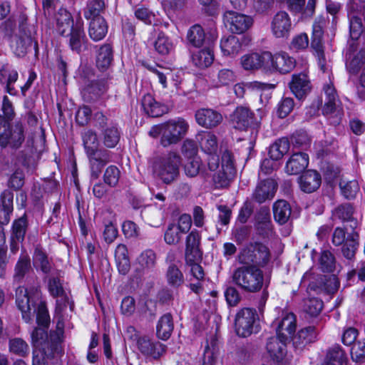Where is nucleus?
I'll return each instance as SVG.
<instances>
[{
    "mask_svg": "<svg viewBox=\"0 0 365 365\" xmlns=\"http://www.w3.org/2000/svg\"><path fill=\"white\" fill-rule=\"evenodd\" d=\"M188 123L182 118L170 120L153 126L148 134L153 138L160 135V144L164 148L179 143L186 135Z\"/></svg>",
    "mask_w": 365,
    "mask_h": 365,
    "instance_id": "obj_1",
    "label": "nucleus"
},
{
    "mask_svg": "<svg viewBox=\"0 0 365 365\" xmlns=\"http://www.w3.org/2000/svg\"><path fill=\"white\" fill-rule=\"evenodd\" d=\"M16 304L26 322H29L36 312V322L38 325L46 327L49 324V315L46 304L41 302L36 309L27 289L23 287H19L16 290Z\"/></svg>",
    "mask_w": 365,
    "mask_h": 365,
    "instance_id": "obj_2",
    "label": "nucleus"
},
{
    "mask_svg": "<svg viewBox=\"0 0 365 365\" xmlns=\"http://www.w3.org/2000/svg\"><path fill=\"white\" fill-rule=\"evenodd\" d=\"M232 283L248 293L261 290L264 284V274L257 266H242L236 268L231 276Z\"/></svg>",
    "mask_w": 365,
    "mask_h": 365,
    "instance_id": "obj_3",
    "label": "nucleus"
},
{
    "mask_svg": "<svg viewBox=\"0 0 365 365\" xmlns=\"http://www.w3.org/2000/svg\"><path fill=\"white\" fill-rule=\"evenodd\" d=\"M255 114L248 107L237 106L230 115V120L235 129L240 130H251L250 147H253V142L256 139L261 125L263 111L257 110Z\"/></svg>",
    "mask_w": 365,
    "mask_h": 365,
    "instance_id": "obj_4",
    "label": "nucleus"
},
{
    "mask_svg": "<svg viewBox=\"0 0 365 365\" xmlns=\"http://www.w3.org/2000/svg\"><path fill=\"white\" fill-rule=\"evenodd\" d=\"M180 164V156L176 153L170 152L153 158V171L155 177L163 183L169 185L178 178Z\"/></svg>",
    "mask_w": 365,
    "mask_h": 365,
    "instance_id": "obj_5",
    "label": "nucleus"
},
{
    "mask_svg": "<svg viewBox=\"0 0 365 365\" xmlns=\"http://www.w3.org/2000/svg\"><path fill=\"white\" fill-rule=\"evenodd\" d=\"M25 140V129L23 123L16 121L12 125L0 115V146L19 148Z\"/></svg>",
    "mask_w": 365,
    "mask_h": 365,
    "instance_id": "obj_6",
    "label": "nucleus"
},
{
    "mask_svg": "<svg viewBox=\"0 0 365 365\" xmlns=\"http://www.w3.org/2000/svg\"><path fill=\"white\" fill-rule=\"evenodd\" d=\"M269 259V249L262 243H250L243 247L237 260L243 266H264Z\"/></svg>",
    "mask_w": 365,
    "mask_h": 365,
    "instance_id": "obj_7",
    "label": "nucleus"
},
{
    "mask_svg": "<svg viewBox=\"0 0 365 365\" xmlns=\"http://www.w3.org/2000/svg\"><path fill=\"white\" fill-rule=\"evenodd\" d=\"M359 234L349 232L347 227L335 228L332 235V243L335 246L341 245V253L347 259H352L359 247Z\"/></svg>",
    "mask_w": 365,
    "mask_h": 365,
    "instance_id": "obj_8",
    "label": "nucleus"
},
{
    "mask_svg": "<svg viewBox=\"0 0 365 365\" xmlns=\"http://www.w3.org/2000/svg\"><path fill=\"white\" fill-rule=\"evenodd\" d=\"M221 153V169L216 170L212 176L213 185L216 189L229 187L235 173L232 153L228 149H225Z\"/></svg>",
    "mask_w": 365,
    "mask_h": 365,
    "instance_id": "obj_9",
    "label": "nucleus"
},
{
    "mask_svg": "<svg viewBox=\"0 0 365 365\" xmlns=\"http://www.w3.org/2000/svg\"><path fill=\"white\" fill-rule=\"evenodd\" d=\"M235 322L236 333L242 337H247L259 331V317L255 309H241L237 313Z\"/></svg>",
    "mask_w": 365,
    "mask_h": 365,
    "instance_id": "obj_10",
    "label": "nucleus"
},
{
    "mask_svg": "<svg viewBox=\"0 0 365 365\" xmlns=\"http://www.w3.org/2000/svg\"><path fill=\"white\" fill-rule=\"evenodd\" d=\"M6 36L11 49L18 57L24 56L33 46L32 33L25 24L19 26L18 32L13 34H6Z\"/></svg>",
    "mask_w": 365,
    "mask_h": 365,
    "instance_id": "obj_11",
    "label": "nucleus"
},
{
    "mask_svg": "<svg viewBox=\"0 0 365 365\" xmlns=\"http://www.w3.org/2000/svg\"><path fill=\"white\" fill-rule=\"evenodd\" d=\"M197 140L202 150L207 155V164L209 170L215 172L220 165L217 136L211 132L202 131L197 135Z\"/></svg>",
    "mask_w": 365,
    "mask_h": 365,
    "instance_id": "obj_12",
    "label": "nucleus"
},
{
    "mask_svg": "<svg viewBox=\"0 0 365 365\" xmlns=\"http://www.w3.org/2000/svg\"><path fill=\"white\" fill-rule=\"evenodd\" d=\"M325 93V103L323 108V113L330 115L329 123L334 125H339L341 122L342 113L339 109L340 101L336 91L332 83L324 86Z\"/></svg>",
    "mask_w": 365,
    "mask_h": 365,
    "instance_id": "obj_13",
    "label": "nucleus"
},
{
    "mask_svg": "<svg viewBox=\"0 0 365 365\" xmlns=\"http://www.w3.org/2000/svg\"><path fill=\"white\" fill-rule=\"evenodd\" d=\"M192 225L191 217L189 215H180L177 223H170L164 234V240L168 245H177L190 230Z\"/></svg>",
    "mask_w": 365,
    "mask_h": 365,
    "instance_id": "obj_14",
    "label": "nucleus"
},
{
    "mask_svg": "<svg viewBox=\"0 0 365 365\" xmlns=\"http://www.w3.org/2000/svg\"><path fill=\"white\" fill-rule=\"evenodd\" d=\"M137 346L144 356L152 360H159L167 351L165 344L153 340L148 336H139L137 339Z\"/></svg>",
    "mask_w": 365,
    "mask_h": 365,
    "instance_id": "obj_15",
    "label": "nucleus"
},
{
    "mask_svg": "<svg viewBox=\"0 0 365 365\" xmlns=\"http://www.w3.org/2000/svg\"><path fill=\"white\" fill-rule=\"evenodd\" d=\"M223 21L225 26L232 32L242 34L248 30L253 24V19L250 16L227 11L224 13Z\"/></svg>",
    "mask_w": 365,
    "mask_h": 365,
    "instance_id": "obj_16",
    "label": "nucleus"
},
{
    "mask_svg": "<svg viewBox=\"0 0 365 365\" xmlns=\"http://www.w3.org/2000/svg\"><path fill=\"white\" fill-rule=\"evenodd\" d=\"M109 79V76L104 74L102 75L101 78L88 80L82 91L85 101L88 102L96 101L105 95L108 89Z\"/></svg>",
    "mask_w": 365,
    "mask_h": 365,
    "instance_id": "obj_17",
    "label": "nucleus"
},
{
    "mask_svg": "<svg viewBox=\"0 0 365 365\" xmlns=\"http://www.w3.org/2000/svg\"><path fill=\"white\" fill-rule=\"evenodd\" d=\"M70 48L77 53H81L88 49L89 42L86 36L83 27V21L78 13L76 19V28L67 36Z\"/></svg>",
    "mask_w": 365,
    "mask_h": 365,
    "instance_id": "obj_18",
    "label": "nucleus"
},
{
    "mask_svg": "<svg viewBox=\"0 0 365 365\" xmlns=\"http://www.w3.org/2000/svg\"><path fill=\"white\" fill-rule=\"evenodd\" d=\"M270 52L264 51L262 53H252L242 56L240 63L242 68L246 71H256L261 69L267 73L270 66Z\"/></svg>",
    "mask_w": 365,
    "mask_h": 365,
    "instance_id": "obj_19",
    "label": "nucleus"
},
{
    "mask_svg": "<svg viewBox=\"0 0 365 365\" xmlns=\"http://www.w3.org/2000/svg\"><path fill=\"white\" fill-rule=\"evenodd\" d=\"M296 316L292 312L283 313L282 319L273 322L277 336L282 340H289L292 337L296 330Z\"/></svg>",
    "mask_w": 365,
    "mask_h": 365,
    "instance_id": "obj_20",
    "label": "nucleus"
},
{
    "mask_svg": "<svg viewBox=\"0 0 365 365\" xmlns=\"http://www.w3.org/2000/svg\"><path fill=\"white\" fill-rule=\"evenodd\" d=\"M361 16H363L361 6L357 3H351L348 7V17L350 36L353 40H358L363 33L364 26Z\"/></svg>",
    "mask_w": 365,
    "mask_h": 365,
    "instance_id": "obj_21",
    "label": "nucleus"
},
{
    "mask_svg": "<svg viewBox=\"0 0 365 365\" xmlns=\"http://www.w3.org/2000/svg\"><path fill=\"white\" fill-rule=\"evenodd\" d=\"M200 234L196 230L191 231L186 237L185 250V262H193L195 260H201L202 252L200 249Z\"/></svg>",
    "mask_w": 365,
    "mask_h": 365,
    "instance_id": "obj_22",
    "label": "nucleus"
},
{
    "mask_svg": "<svg viewBox=\"0 0 365 365\" xmlns=\"http://www.w3.org/2000/svg\"><path fill=\"white\" fill-rule=\"evenodd\" d=\"M91 170V179L96 180L99 178L105 165L112 161V152L102 148V150L94 155H87Z\"/></svg>",
    "mask_w": 365,
    "mask_h": 365,
    "instance_id": "obj_23",
    "label": "nucleus"
},
{
    "mask_svg": "<svg viewBox=\"0 0 365 365\" xmlns=\"http://www.w3.org/2000/svg\"><path fill=\"white\" fill-rule=\"evenodd\" d=\"M270 69L267 73L279 72L280 73H287L292 71L295 67V60L286 53H279L272 55L270 53V59L269 61Z\"/></svg>",
    "mask_w": 365,
    "mask_h": 365,
    "instance_id": "obj_24",
    "label": "nucleus"
},
{
    "mask_svg": "<svg viewBox=\"0 0 365 365\" xmlns=\"http://www.w3.org/2000/svg\"><path fill=\"white\" fill-rule=\"evenodd\" d=\"M197 123L207 129L218 126L222 121V115L218 111L211 108H200L195 112Z\"/></svg>",
    "mask_w": 365,
    "mask_h": 365,
    "instance_id": "obj_25",
    "label": "nucleus"
},
{
    "mask_svg": "<svg viewBox=\"0 0 365 365\" xmlns=\"http://www.w3.org/2000/svg\"><path fill=\"white\" fill-rule=\"evenodd\" d=\"M271 29L273 35L277 38L289 36L292 29V21L289 14L284 11L277 12L273 16Z\"/></svg>",
    "mask_w": 365,
    "mask_h": 365,
    "instance_id": "obj_26",
    "label": "nucleus"
},
{
    "mask_svg": "<svg viewBox=\"0 0 365 365\" xmlns=\"http://www.w3.org/2000/svg\"><path fill=\"white\" fill-rule=\"evenodd\" d=\"M277 188V184L273 179L268 178L260 181L253 192V199L259 203L271 200L274 196Z\"/></svg>",
    "mask_w": 365,
    "mask_h": 365,
    "instance_id": "obj_27",
    "label": "nucleus"
},
{
    "mask_svg": "<svg viewBox=\"0 0 365 365\" xmlns=\"http://www.w3.org/2000/svg\"><path fill=\"white\" fill-rule=\"evenodd\" d=\"M289 86L292 93L299 100L307 96L311 90L309 79L304 73L293 74Z\"/></svg>",
    "mask_w": 365,
    "mask_h": 365,
    "instance_id": "obj_28",
    "label": "nucleus"
},
{
    "mask_svg": "<svg viewBox=\"0 0 365 365\" xmlns=\"http://www.w3.org/2000/svg\"><path fill=\"white\" fill-rule=\"evenodd\" d=\"M289 340H282L278 336L270 337L267 342V351L270 357L277 362H282L287 355V343Z\"/></svg>",
    "mask_w": 365,
    "mask_h": 365,
    "instance_id": "obj_29",
    "label": "nucleus"
},
{
    "mask_svg": "<svg viewBox=\"0 0 365 365\" xmlns=\"http://www.w3.org/2000/svg\"><path fill=\"white\" fill-rule=\"evenodd\" d=\"M309 165V156L307 153L298 152L294 153L287 160L285 171L289 175H298L303 172Z\"/></svg>",
    "mask_w": 365,
    "mask_h": 365,
    "instance_id": "obj_30",
    "label": "nucleus"
},
{
    "mask_svg": "<svg viewBox=\"0 0 365 365\" xmlns=\"http://www.w3.org/2000/svg\"><path fill=\"white\" fill-rule=\"evenodd\" d=\"M298 182L303 192L311 193L319 187L322 178L319 173L309 170L299 178Z\"/></svg>",
    "mask_w": 365,
    "mask_h": 365,
    "instance_id": "obj_31",
    "label": "nucleus"
},
{
    "mask_svg": "<svg viewBox=\"0 0 365 365\" xmlns=\"http://www.w3.org/2000/svg\"><path fill=\"white\" fill-rule=\"evenodd\" d=\"M317 331L314 326H309L301 329L292 337L293 345L295 349L302 350L307 345L316 341Z\"/></svg>",
    "mask_w": 365,
    "mask_h": 365,
    "instance_id": "obj_32",
    "label": "nucleus"
},
{
    "mask_svg": "<svg viewBox=\"0 0 365 365\" xmlns=\"http://www.w3.org/2000/svg\"><path fill=\"white\" fill-rule=\"evenodd\" d=\"M14 193L9 190H4L0 195V224L7 225L11 218L13 207Z\"/></svg>",
    "mask_w": 365,
    "mask_h": 365,
    "instance_id": "obj_33",
    "label": "nucleus"
},
{
    "mask_svg": "<svg viewBox=\"0 0 365 365\" xmlns=\"http://www.w3.org/2000/svg\"><path fill=\"white\" fill-rule=\"evenodd\" d=\"M48 291L53 297H61L56 300L57 309L62 312L68 303V298L66 296L60 279L57 277H51L48 279Z\"/></svg>",
    "mask_w": 365,
    "mask_h": 365,
    "instance_id": "obj_34",
    "label": "nucleus"
},
{
    "mask_svg": "<svg viewBox=\"0 0 365 365\" xmlns=\"http://www.w3.org/2000/svg\"><path fill=\"white\" fill-rule=\"evenodd\" d=\"M142 106L145 113L152 118L161 116L168 110L166 106L157 102L150 94H146L143 96Z\"/></svg>",
    "mask_w": 365,
    "mask_h": 365,
    "instance_id": "obj_35",
    "label": "nucleus"
},
{
    "mask_svg": "<svg viewBox=\"0 0 365 365\" xmlns=\"http://www.w3.org/2000/svg\"><path fill=\"white\" fill-rule=\"evenodd\" d=\"M61 353H56L52 347L34 349L33 351L32 365H48V361L53 359L55 365H59V355Z\"/></svg>",
    "mask_w": 365,
    "mask_h": 365,
    "instance_id": "obj_36",
    "label": "nucleus"
},
{
    "mask_svg": "<svg viewBox=\"0 0 365 365\" xmlns=\"http://www.w3.org/2000/svg\"><path fill=\"white\" fill-rule=\"evenodd\" d=\"M108 29V24L103 17L91 19L88 27L89 36L94 41H101L106 36Z\"/></svg>",
    "mask_w": 365,
    "mask_h": 365,
    "instance_id": "obj_37",
    "label": "nucleus"
},
{
    "mask_svg": "<svg viewBox=\"0 0 365 365\" xmlns=\"http://www.w3.org/2000/svg\"><path fill=\"white\" fill-rule=\"evenodd\" d=\"M113 60V47L110 43L101 45L97 51L96 66L101 71H106Z\"/></svg>",
    "mask_w": 365,
    "mask_h": 365,
    "instance_id": "obj_38",
    "label": "nucleus"
},
{
    "mask_svg": "<svg viewBox=\"0 0 365 365\" xmlns=\"http://www.w3.org/2000/svg\"><path fill=\"white\" fill-rule=\"evenodd\" d=\"M174 329L173 317L170 313L163 314L158 322L156 326L157 337L161 340H168Z\"/></svg>",
    "mask_w": 365,
    "mask_h": 365,
    "instance_id": "obj_39",
    "label": "nucleus"
},
{
    "mask_svg": "<svg viewBox=\"0 0 365 365\" xmlns=\"http://www.w3.org/2000/svg\"><path fill=\"white\" fill-rule=\"evenodd\" d=\"M292 213L290 205L284 200H279L273 205V215L274 220L279 225L288 222Z\"/></svg>",
    "mask_w": 365,
    "mask_h": 365,
    "instance_id": "obj_40",
    "label": "nucleus"
},
{
    "mask_svg": "<svg viewBox=\"0 0 365 365\" xmlns=\"http://www.w3.org/2000/svg\"><path fill=\"white\" fill-rule=\"evenodd\" d=\"M289 9L294 13H302L311 16L314 13L317 0H309L305 6V0H285Z\"/></svg>",
    "mask_w": 365,
    "mask_h": 365,
    "instance_id": "obj_41",
    "label": "nucleus"
},
{
    "mask_svg": "<svg viewBox=\"0 0 365 365\" xmlns=\"http://www.w3.org/2000/svg\"><path fill=\"white\" fill-rule=\"evenodd\" d=\"M120 138V132L117 125L110 123L101 131V140L103 144L108 148H115Z\"/></svg>",
    "mask_w": 365,
    "mask_h": 365,
    "instance_id": "obj_42",
    "label": "nucleus"
},
{
    "mask_svg": "<svg viewBox=\"0 0 365 365\" xmlns=\"http://www.w3.org/2000/svg\"><path fill=\"white\" fill-rule=\"evenodd\" d=\"M324 24V19L316 21L312 26V35L311 41V46L319 55H322L324 52L323 46V27Z\"/></svg>",
    "mask_w": 365,
    "mask_h": 365,
    "instance_id": "obj_43",
    "label": "nucleus"
},
{
    "mask_svg": "<svg viewBox=\"0 0 365 365\" xmlns=\"http://www.w3.org/2000/svg\"><path fill=\"white\" fill-rule=\"evenodd\" d=\"M31 269L30 257L26 253L22 252L14 267V280L19 283L21 282Z\"/></svg>",
    "mask_w": 365,
    "mask_h": 365,
    "instance_id": "obj_44",
    "label": "nucleus"
},
{
    "mask_svg": "<svg viewBox=\"0 0 365 365\" xmlns=\"http://www.w3.org/2000/svg\"><path fill=\"white\" fill-rule=\"evenodd\" d=\"M220 48L225 56H235L240 51L242 43L238 37L230 35L221 39Z\"/></svg>",
    "mask_w": 365,
    "mask_h": 365,
    "instance_id": "obj_45",
    "label": "nucleus"
},
{
    "mask_svg": "<svg viewBox=\"0 0 365 365\" xmlns=\"http://www.w3.org/2000/svg\"><path fill=\"white\" fill-rule=\"evenodd\" d=\"M365 64V49H361L356 53H350L346 63L349 73L356 75Z\"/></svg>",
    "mask_w": 365,
    "mask_h": 365,
    "instance_id": "obj_46",
    "label": "nucleus"
},
{
    "mask_svg": "<svg viewBox=\"0 0 365 365\" xmlns=\"http://www.w3.org/2000/svg\"><path fill=\"white\" fill-rule=\"evenodd\" d=\"M128 250L125 245L120 244L115 250V259L118 271L122 274H126L130 267Z\"/></svg>",
    "mask_w": 365,
    "mask_h": 365,
    "instance_id": "obj_47",
    "label": "nucleus"
},
{
    "mask_svg": "<svg viewBox=\"0 0 365 365\" xmlns=\"http://www.w3.org/2000/svg\"><path fill=\"white\" fill-rule=\"evenodd\" d=\"M188 44L195 48H200L205 43V33L202 27L195 24L190 28L187 34Z\"/></svg>",
    "mask_w": 365,
    "mask_h": 365,
    "instance_id": "obj_48",
    "label": "nucleus"
},
{
    "mask_svg": "<svg viewBox=\"0 0 365 365\" xmlns=\"http://www.w3.org/2000/svg\"><path fill=\"white\" fill-rule=\"evenodd\" d=\"M213 60L214 54L209 48L201 49L192 54L193 64L200 68L210 66L212 63Z\"/></svg>",
    "mask_w": 365,
    "mask_h": 365,
    "instance_id": "obj_49",
    "label": "nucleus"
},
{
    "mask_svg": "<svg viewBox=\"0 0 365 365\" xmlns=\"http://www.w3.org/2000/svg\"><path fill=\"white\" fill-rule=\"evenodd\" d=\"M32 344L34 349L50 347V336L48 337L46 327H36L31 333Z\"/></svg>",
    "mask_w": 365,
    "mask_h": 365,
    "instance_id": "obj_50",
    "label": "nucleus"
},
{
    "mask_svg": "<svg viewBox=\"0 0 365 365\" xmlns=\"http://www.w3.org/2000/svg\"><path fill=\"white\" fill-rule=\"evenodd\" d=\"M82 140L83 146L87 155H94L97 152H100L102 149H98V140L96 133L88 130L82 133Z\"/></svg>",
    "mask_w": 365,
    "mask_h": 365,
    "instance_id": "obj_51",
    "label": "nucleus"
},
{
    "mask_svg": "<svg viewBox=\"0 0 365 365\" xmlns=\"http://www.w3.org/2000/svg\"><path fill=\"white\" fill-rule=\"evenodd\" d=\"M290 143L287 138H282L269 147V155L274 160L281 159L289 150Z\"/></svg>",
    "mask_w": 365,
    "mask_h": 365,
    "instance_id": "obj_52",
    "label": "nucleus"
},
{
    "mask_svg": "<svg viewBox=\"0 0 365 365\" xmlns=\"http://www.w3.org/2000/svg\"><path fill=\"white\" fill-rule=\"evenodd\" d=\"M105 9V0H88L86 6L83 10L84 17L86 19L102 17L101 14Z\"/></svg>",
    "mask_w": 365,
    "mask_h": 365,
    "instance_id": "obj_53",
    "label": "nucleus"
},
{
    "mask_svg": "<svg viewBox=\"0 0 365 365\" xmlns=\"http://www.w3.org/2000/svg\"><path fill=\"white\" fill-rule=\"evenodd\" d=\"M63 328L64 324L63 319L61 317H59V320L56 324V329L51 331L50 333V346L52 347V350L57 354L62 353L61 343L63 337Z\"/></svg>",
    "mask_w": 365,
    "mask_h": 365,
    "instance_id": "obj_54",
    "label": "nucleus"
},
{
    "mask_svg": "<svg viewBox=\"0 0 365 365\" xmlns=\"http://www.w3.org/2000/svg\"><path fill=\"white\" fill-rule=\"evenodd\" d=\"M165 277L168 284L172 287L178 288L184 283L183 274L174 263L169 264Z\"/></svg>",
    "mask_w": 365,
    "mask_h": 365,
    "instance_id": "obj_55",
    "label": "nucleus"
},
{
    "mask_svg": "<svg viewBox=\"0 0 365 365\" xmlns=\"http://www.w3.org/2000/svg\"><path fill=\"white\" fill-rule=\"evenodd\" d=\"M153 44L155 51L163 56L169 54L174 48L172 41L163 31L158 34L157 38Z\"/></svg>",
    "mask_w": 365,
    "mask_h": 365,
    "instance_id": "obj_56",
    "label": "nucleus"
},
{
    "mask_svg": "<svg viewBox=\"0 0 365 365\" xmlns=\"http://www.w3.org/2000/svg\"><path fill=\"white\" fill-rule=\"evenodd\" d=\"M28 228V220L26 215L14 220L12 225V235L14 240L23 242Z\"/></svg>",
    "mask_w": 365,
    "mask_h": 365,
    "instance_id": "obj_57",
    "label": "nucleus"
},
{
    "mask_svg": "<svg viewBox=\"0 0 365 365\" xmlns=\"http://www.w3.org/2000/svg\"><path fill=\"white\" fill-rule=\"evenodd\" d=\"M341 194L346 199H353L359 190V186L356 180H341L339 182Z\"/></svg>",
    "mask_w": 365,
    "mask_h": 365,
    "instance_id": "obj_58",
    "label": "nucleus"
},
{
    "mask_svg": "<svg viewBox=\"0 0 365 365\" xmlns=\"http://www.w3.org/2000/svg\"><path fill=\"white\" fill-rule=\"evenodd\" d=\"M323 308V302L317 298H309L304 302V311L312 317L317 316Z\"/></svg>",
    "mask_w": 365,
    "mask_h": 365,
    "instance_id": "obj_59",
    "label": "nucleus"
},
{
    "mask_svg": "<svg viewBox=\"0 0 365 365\" xmlns=\"http://www.w3.org/2000/svg\"><path fill=\"white\" fill-rule=\"evenodd\" d=\"M9 350L20 356H26L29 354V347L22 339L14 338L9 341Z\"/></svg>",
    "mask_w": 365,
    "mask_h": 365,
    "instance_id": "obj_60",
    "label": "nucleus"
},
{
    "mask_svg": "<svg viewBox=\"0 0 365 365\" xmlns=\"http://www.w3.org/2000/svg\"><path fill=\"white\" fill-rule=\"evenodd\" d=\"M34 259L40 266L41 270L48 274L51 270V264L45 252L41 248L36 247L34 254Z\"/></svg>",
    "mask_w": 365,
    "mask_h": 365,
    "instance_id": "obj_61",
    "label": "nucleus"
},
{
    "mask_svg": "<svg viewBox=\"0 0 365 365\" xmlns=\"http://www.w3.org/2000/svg\"><path fill=\"white\" fill-rule=\"evenodd\" d=\"M202 162L198 156L189 158L187 163L184 165V171L185 175L189 178L197 176L200 172Z\"/></svg>",
    "mask_w": 365,
    "mask_h": 365,
    "instance_id": "obj_62",
    "label": "nucleus"
},
{
    "mask_svg": "<svg viewBox=\"0 0 365 365\" xmlns=\"http://www.w3.org/2000/svg\"><path fill=\"white\" fill-rule=\"evenodd\" d=\"M120 175V172L116 166H108L103 175L105 183L110 187H115L118 182Z\"/></svg>",
    "mask_w": 365,
    "mask_h": 365,
    "instance_id": "obj_63",
    "label": "nucleus"
},
{
    "mask_svg": "<svg viewBox=\"0 0 365 365\" xmlns=\"http://www.w3.org/2000/svg\"><path fill=\"white\" fill-rule=\"evenodd\" d=\"M351 356L353 361L357 363L365 360V339L354 344L351 349Z\"/></svg>",
    "mask_w": 365,
    "mask_h": 365,
    "instance_id": "obj_64",
    "label": "nucleus"
}]
</instances>
